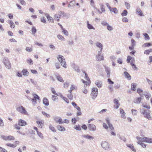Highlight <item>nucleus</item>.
<instances>
[{
	"label": "nucleus",
	"mask_w": 152,
	"mask_h": 152,
	"mask_svg": "<svg viewBox=\"0 0 152 152\" xmlns=\"http://www.w3.org/2000/svg\"><path fill=\"white\" fill-rule=\"evenodd\" d=\"M57 59L60 62L61 65L65 68H66V64L64 57L62 56L59 55L57 57Z\"/></svg>",
	"instance_id": "obj_1"
},
{
	"label": "nucleus",
	"mask_w": 152,
	"mask_h": 152,
	"mask_svg": "<svg viewBox=\"0 0 152 152\" xmlns=\"http://www.w3.org/2000/svg\"><path fill=\"white\" fill-rule=\"evenodd\" d=\"M83 72L85 74V78L87 80V81H85L83 79H82L81 81L84 84L85 86H86L88 85L89 86L90 85L91 83V81L90 80V79L88 77L87 74L86 73L85 71Z\"/></svg>",
	"instance_id": "obj_2"
},
{
	"label": "nucleus",
	"mask_w": 152,
	"mask_h": 152,
	"mask_svg": "<svg viewBox=\"0 0 152 152\" xmlns=\"http://www.w3.org/2000/svg\"><path fill=\"white\" fill-rule=\"evenodd\" d=\"M64 16V12L61 11H59L57 14L54 15V19L55 20L58 22L59 21V19L61 17Z\"/></svg>",
	"instance_id": "obj_3"
},
{
	"label": "nucleus",
	"mask_w": 152,
	"mask_h": 152,
	"mask_svg": "<svg viewBox=\"0 0 152 152\" xmlns=\"http://www.w3.org/2000/svg\"><path fill=\"white\" fill-rule=\"evenodd\" d=\"M17 110L20 113L22 114L28 115L27 111L26 110L25 108L23 106H21L17 108Z\"/></svg>",
	"instance_id": "obj_4"
},
{
	"label": "nucleus",
	"mask_w": 152,
	"mask_h": 152,
	"mask_svg": "<svg viewBox=\"0 0 152 152\" xmlns=\"http://www.w3.org/2000/svg\"><path fill=\"white\" fill-rule=\"evenodd\" d=\"M145 117L149 120H151L152 117L150 115V111H147L146 110H144L142 113Z\"/></svg>",
	"instance_id": "obj_5"
},
{
	"label": "nucleus",
	"mask_w": 152,
	"mask_h": 152,
	"mask_svg": "<svg viewBox=\"0 0 152 152\" xmlns=\"http://www.w3.org/2000/svg\"><path fill=\"white\" fill-rule=\"evenodd\" d=\"M101 146L104 149L106 150L110 148L109 144L106 141L103 142L102 143Z\"/></svg>",
	"instance_id": "obj_6"
},
{
	"label": "nucleus",
	"mask_w": 152,
	"mask_h": 152,
	"mask_svg": "<svg viewBox=\"0 0 152 152\" xmlns=\"http://www.w3.org/2000/svg\"><path fill=\"white\" fill-rule=\"evenodd\" d=\"M3 62L7 68L10 69L11 67V64L7 59L4 58L3 59Z\"/></svg>",
	"instance_id": "obj_7"
},
{
	"label": "nucleus",
	"mask_w": 152,
	"mask_h": 152,
	"mask_svg": "<svg viewBox=\"0 0 152 152\" xmlns=\"http://www.w3.org/2000/svg\"><path fill=\"white\" fill-rule=\"evenodd\" d=\"M98 94V89L96 88H93L92 89L91 95L93 97H96Z\"/></svg>",
	"instance_id": "obj_8"
},
{
	"label": "nucleus",
	"mask_w": 152,
	"mask_h": 152,
	"mask_svg": "<svg viewBox=\"0 0 152 152\" xmlns=\"http://www.w3.org/2000/svg\"><path fill=\"white\" fill-rule=\"evenodd\" d=\"M33 98L32 99V101L33 104H35L37 103V100L39 99V97L37 95L35 94H33Z\"/></svg>",
	"instance_id": "obj_9"
},
{
	"label": "nucleus",
	"mask_w": 152,
	"mask_h": 152,
	"mask_svg": "<svg viewBox=\"0 0 152 152\" xmlns=\"http://www.w3.org/2000/svg\"><path fill=\"white\" fill-rule=\"evenodd\" d=\"M101 53L99 52L98 55L96 56V60L98 61H100L104 60V58L103 56L101 55Z\"/></svg>",
	"instance_id": "obj_10"
},
{
	"label": "nucleus",
	"mask_w": 152,
	"mask_h": 152,
	"mask_svg": "<svg viewBox=\"0 0 152 152\" xmlns=\"http://www.w3.org/2000/svg\"><path fill=\"white\" fill-rule=\"evenodd\" d=\"M113 102L115 104L114 106V107L116 109H118L120 105L118 100L116 99H114Z\"/></svg>",
	"instance_id": "obj_11"
},
{
	"label": "nucleus",
	"mask_w": 152,
	"mask_h": 152,
	"mask_svg": "<svg viewBox=\"0 0 152 152\" xmlns=\"http://www.w3.org/2000/svg\"><path fill=\"white\" fill-rule=\"evenodd\" d=\"M56 121L57 122H59V124H63L64 123H69L68 120L65 119L63 121L62 119L60 118H57V120H56Z\"/></svg>",
	"instance_id": "obj_12"
},
{
	"label": "nucleus",
	"mask_w": 152,
	"mask_h": 152,
	"mask_svg": "<svg viewBox=\"0 0 152 152\" xmlns=\"http://www.w3.org/2000/svg\"><path fill=\"white\" fill-rule=\"evenodd\" d=\"M120 113L121 114V117L123 118H125L126 117V113L124 112V110L121 108H120Z\"/></svg>",
	"instance_id": "obj_13"
},
{
	"label": "nucleus",
	"mask_w": 152,
	"mask_h": 152,
	"mask_svg": "<svg viewBox=\"0 0 152 152\" xmlns=\"http://www.w3.org/2000/svg\"><path fill=\"white\" fill-rule=\"evenodd\" d=\"M88 128L91 131H94L96 129V126L94 124H89Z\"/></svg>",
	"instance_id": "obj_14"
},
{
	"label": "nucleus",
	"mask_w": 152,
	"mask_h": 152,
	"mask_svg": "<svg viewBox=\"0 0 152 152\" xmlns=\"http://www.w3.org/2000/svg\"><path fill=\"white\" fill-rule=\"evenodd\" d=\"M144 140V142L148 143H152V138L149 137H145V138L143 139Z\"/></svg>",
	"instance_id": "obj_15"
},
{
	"label": "nucleus",
	"mask_w": 152,
	"mask_h": 152,
	"mask_svg": "<svg viewBox=\"0 0 152 152\" xmlns=\"http://www.w3.org/2000/svg\"><path fill=\"white\" fill-rule=\"evenodd\" d=\"M136 13L138 15L141 16H143V14L142 13V12L141 9L140 8H137L136 10Z\"/></svg>",
	"instance_id": "obj_16"
},
{
	"label": "nucleus",
	"mask_w": 152,
	"mask_h": 152,
	"mask_svg": "<svg viewBox=\"0 0 152 152\" xmlns=\"http://www.w3.org/2000/svg\"><path fill=\"white\" fill-rule=\"evenodd\" d=\"M47 17L48 20L49 22L54 23V19L52 17L49 15L48 14H47L45 15Z\"/></svg>",
	"instance_id": "obj_17"
},
{
	"label": "nucleus",
	"mask_w": 152,
	"mask_h": 152,
	"mask_svg": "<svg viewBox=\"0 0 152 152\" xmlns=\"http://www.w3.org/2000/svg\"><path fill=\"white\" fill-rule=\"evenodd\" d=\"M43 103L46 106L49 105V101L48 99L46 97L44 98L43 100Z\"/></svg>",
	"instance_id": "obj_18"
},
{
	"label": "nucleus",
	"mask_w": 152,
	"mask_h": 152,
	"mask_svg": "<svg viewBox=\"0 0 152 152\" xmlns=\"http://www.w3.org/2000/svg\"><path fill=\"white\" fill-rule=\"evenodd\" d=\"M59 95L60 96V97L63 99L65 102H66L67 104H68L69 103V100L67 98L61 94H59Z\"/></svg>",
	"instance_id": "obj_19"
},
{
	"label": "nucleus",
	"mask_w": 152,
	"mask_h": 152,
	"mask_svg": "<svg viewBox=\"0 0 152 152\" xmlns=\"http://www.w3.org/2000/svg\"><path fill=\"white\" fill-rule=\"evenodd\" d=\"M126 146L129 148H130L134 152H136V150L134 148L133 145L132 144H127Z\"/></svg>",
	"instance_id": "obj_20"
},
{
	"label": "nucleus",
	"mask_w": 152,
	"mask_h": 152,
	"mask_svg": "<svg viewBox=\"0 0 152 152\" xmlns=\"http://www.w3.org/2000/svg\"><path fill=\"white\" fill-rule=\"evenodd\" d=\"M26 124H15L14 125V126L16 129L19 130L20 128V126H24Z\"/></svg>",
	"instance_id": "obj_21"
},
{
	"label": "nucleus",
	"mask_w": 152,
	"mask_h": 152,
	"mask_svg": "<svg viewBox=\"0 0 152 152\" xmlns=\"http://www.w3.org/2000/svg\"><path fill=\"white\" fill-rule=\"evenodd\" d=\"M23 75L24 76H27L29 74V72L26 69H24L22 71Z\"/></svg>",
	"instance_id": "obj_22"
},
{
	"label": "nucleus",
	"mask_w": 152,
	"mask_h": 152,
	"mask_svg": "<svg viewBox=\"0 0 152 152\" xmlns=\"http://www.w3.org/2000/svg\"><path fill=\"white\" fill-rule=\"evenodd\" d=\"M124 75L127 78L128 80H130L131 79V77L129 74L127 72H124Z\"/></svg>",
	"instance_id": "obj_23"
},
{
	"label": "nucleus",
	"mask_w": 152,
	"mask_h": 152,
	"mask_svg": "<svg viewBox=\"0 0 152 152\" xmlns=\"http://www.w3.org/2000/svg\"><path fill=\"white\" fill-rule=\"evenodd\" d=\"M141 97L137 98L134 100V102L136 103H140L141 101Z\"/></svg>",
	"instance_id": "obj_24"
},
{
	"label": "nucleus",
	"mask_w": 152,
	"mask_h": 152,
	"mask_svg": "<svg viewBox=\"0 0 152 152\" xmlns=\"http://www.w3.org/2000/svg\"><path fill=\"white\" fill-rule=\"evenodd\" d=\"M137 85L135 83H132L131 84V90L135 91L136 89Z\"/></svg>",
	"instance_id": "obj_25"
},
{
	"label": "nucleus",
	"mask_w": 152,
	"mask_h": 152,
	"mask_svg": "<svg viewBox=\"0 0 152 152\" xmlns=\"http://www.w3.org/2000/svg\"><path fill=\"white\" fill-rule=\"evenodd\" d=\"M96 45L97 47H99L101 49V51L102 49L103 48L102 45V44L99 42H97L96 43Z\"/></svg>",
	"instance_id": "obj_26"
},
{
	"label": "nucleus",
	"mask_w": 152,
	"mask_h": 152,
	"mask_svg": "<svg viewBox=\"0 0 152 152\" xmlns=\"http://www.w3.org/2000/svg\"><path fill=\"white\" fill-rule=\"evenodd\" d=\"M83 137H84L88 139H93L94 138V137H92V136H91L90 135H83Z\"/></svg>",
	"instance_id": "obj_27"
},
{
	"label": "nucleus",
	"mask_w": 152,
	"mask_h": 152,
	"mask_svg": "<svg viewBox=\"0 0 152 152\" xmlns=\"http://www.w3.org/2000/svg\"><path fill=\"white\" fill-rule=\"evenodd\" d=\"M76 89L75 86L74 85H72L71 86L70 89L68 91L69 93H71L72 91Z\"/></svg>",
	"instance_id": "obj_28"
},
{
	"label": "nucleus",
	"mask_w": 152,
	"mask_h": 152,
	"mask_svg": "<svg viewBox=\"0 0 152 152\" xmlns=\"http://www.w3.org/2000/svg\"><path fill=\"white\" fill-rule=\"evenodd\" d=\"M56 78L59 81L61 82H63L64 81L62 77L60 75H58L56 76Z\"/></svg>",
	"instance_id": "obj_29"
},
{
	"label": "nucleus",
	"mask_w": 152,
	"mask_h": 152,
	"mask_svg": "<svg viewBox=\"0 0 152 152\" xmlns=\"http://www.w3.org/2000/svg\"><path fill=\"white\" fill-rule=\"evenodd\" d=\"M9 23L10 25V27L12 28H14L15 27L14 23L11 20L9 21Z\"/></svg>",
	"instance_id": "obj_30"
},
{
	"label": "nucleus",
	"mask_w": 152,
	"mask_h": 152,
	"mask_svg": "<svg viewBox=\"0 0 152 152\" xmlns=\"http://www.w3.org/2000/svg\"><path fill=\"white\" fill-rule=\"evenodd\" d=\"M95 84L98 87H101L102 86V83L101 81H97L95 82Z\"/></svg>",
	"instance_id": "obj_31"
},
{
	"label": "nucleus",
	"mask_w": 152,
	"mask_h": 152,
	"mask_svg": "<svg viewBox=\"0 0 152 152\" xmlns=\"http://www.w3.org/2000/svg\"><path fill=\"white\" fill-rule=\"evenodd\" d=\"M87 27L88 29H95L94 27L93 26L89 23V22L88 21H87Z\"/></svg>",
	"instance_id": "obj_32"
},
{
	"label": "nucleus",
	"mask_w": 152,
	"mask_h": 152,
	"mask_svg": "<svg viewBox=\"0 0 152 152\" xmlns=\"http://www.w3.org/2000/svg\"><path fill=\"white\" fill-rule=\"evenodd\" d=\"M52 100L54 101H56L58 100V97L54 95H53L51 97Z\"/></svg>",
	"instance_id": "obj_33"
},
{
	"label": "nucleus",
	"mask_w": 152,
	"mask_h": 152,
	"mask_svg": "<svg viewBox=\"0 0 152 152\" xmlns=\"http://www.w3.org/2000/svg\"><path fill=\"white\" fill-rule=\"evenodd\" d=\"M57 127L58 129L60 131H63L65 130V128L64 127L60 126H58Z\"/></svg>",
	"instance_id": "obj_34"
},
{
	"label": "nucleus",
	"mask_w": 152,
	"mask_h": 152,
	"mask_svg": "<svg viewBox=\"0 0 152 152\" xmlns=\"http://www.w3.org/2000/svg\"><path fill=\"white\" fill-rule=\"evenodd\" d=\"M152 52V49H150L149 50H147L144 51V53L145 54L148 55L149 54L150 52Z\"/></svg>",
	"instance_id": "obj_35"
},
{
	"label": "nucleus",
	"mask_w": 152,
	"mask_h": 152,
	"mask_svg": "<svg viewBox=\"0 0 152 152\" xmlns=\"http://www.w3.org/2000/svg\"><path fill=\"white\" fill-rule=\"evenodd\" d=\"M26 50L28 52H31L33 50L32 47H27L26 48Z\"/></svg>",
	"instance_id": "obj_36"
},
{
	"label": "nucleus",
	"mask_w": 152,
	"mask_h": 152,
	"mask_svg": "<svg viewBox=\"0 0 152 152\" xmlns=\"http://www.w3.org/2000/svg\"><path fill=\"white\" fill-rule=\"evenodd\" d=\"M105 71L107 74V76L109 77L110 76V70L107 68H105Z\"/></svg>",
	"instance_id": "obj_37"
},
{
	"label": "nucleus",
	"mask_w": 152,
	"mask_h": 152,
	"mask_svg": "<svg viewBox=\"0 0 152 152\" xmlns=\"http://www.w3.org/2000/svg\"><path fill=\"white\" fill-rule=\"evenodd\" d=\"M63 85V86L64 88H67L69 87V83L65 82L64 83Z\"/></svg>",
	"instance_id": "obj_38"
},
{
	"label": "nucleus",
	"mask_w": 152,
	"mask_h": 152,
	"mask_svg": "<svg viewBox=\"0 0 152 152\" xmlns=\"http://www.w3.org/2000/svg\"><path fill=\"white\" fill-rule=\"evenodd\" d=\"M51 91L52 92V93L56 95V96H58V93H57L55 89L53 88H51Z\"/></svg>",
	"instance_id": "obj_39"
},
{
	"label": "nucleus",
	"mask_w": 152,
	"mask_h": 152,
	"mask_svg": "<svg viewBox=\"0 0 152 152\" xmlns=\"http://www.w3.org/2000/svg\"><path fill=\"white\" fill-rule=\"evenodd\" d=\"M57 37L58 39L61 40H65V38L64 37L61 35L59 34L57 36Z\"/></svg>",
	"instance_id": "obj_40"
},
{
	"label": "nucleus",
	"mask_w": 152,
	"mask_h": 152,
	"mask_svg": "<svg viewBox=\"0 0 152 152\" xmlns=\"http://www.w3.org/2000/svg\"><path fill=\"white\" fill-rule=\"evenodd\" d=\"M100 8L102 12H99L100 13H102V12H105V9L103 5H101L100 6Z\"/></svg>",
	"instance_id": "obj_41"
},
{
	"label": "nucleus",
	"mask_w": 152,
	"mask_h": 152,
	"mask_svg": "<svg viewBox=\"0 0 152 152\" xmlns=\"http://www.w3.org/2000/svg\"><path fill=\"white\" fill-rule=\"evenodd\" d=\"M127 14L128 12L126 10H124L123 12L121 13V15L122 16H125L127 15Z\"/></svg>",
	"instance_id": "obj_42"
},
{
	"label": "nucleus",
	"mask_w": 152,
	"mask_h": 152,
	"mask_svg": "<svg viewBox=\"0 0 152 152\" xmlns=\"http://www.w3.org/2000/svg\"><path fill=\"white\" fill-rule=\"evenodd\" d=\"M151 45V43H144L142 46L144 47H148Z\"/></svg>",
	"instance_id": "obj_43"
},
{
	"label": "nucleus",
	"mask_w": 152,
	"mask_h": 152,
	"mask_svg": "<svg viewBox=\"0 0 152 152\" xmlns=\"http://www.w3.org/2000/svg\"><path fill=\"white\" fill-rule=\"evenodd\" d=\"M37 31V30L34 27H33L31 29L32 33L33 34H34Z\"/></svg>",
	"instance_id": "obj_44"
},
{
	"label": "nucleus",
	"mask_w": 152,
	"mask_h": 152,
	"mask_svg": "<svg viewBox=\"0 0 152 152\" xmlns=\"http://www.w3.org/2000/svg\"><path fill=\"white\" fill-rule=\"evenodd\" d=\"M74 128L77 130L79 131L81 129V127L79 124L78 125L75 126Z\"/></svg>",
	"instance_id": "obj_45"
},
{
	"label": "nucleus",
	"mask_w": 152,
	"mask_h": 152,
	"mask_svg": "<svg viewBox=\"0 0 152 152\" xmlns=\"http://www.w3.org/2000/svg\"><path fill=\"white\" fill-rule=\"evenodd\" d=\"M144 35L145 36V40H148L150 39V37L147 33H145Z\"/></svg>",
	"instance_id": "obj_46"
},
{
	"label": "nucleus",
	"mask_w": 152,
	"mask_h": 152,
	"mask_svg": "<svg viewBox=\"0 0 152 152\" xmlns=\"http://www.w3.org/2000/svg\"><path fill=\"white\" fill-rule=\"evenodd\" d=\"M6 145L7 146H9L13 148H15L16 146V145H15L14 144H12L11 143H7L6 144Z\"/></svg>",
	"instance_id": "obj_47"
},
{
	"label": "nucleus",
	"mask_w": 152,
	"mask_h": 152,
	"mask_svg": "<svg viewBox=\"0 0 152 152\" xmlns=\"http://www.w3.org/2000/svg\"><path fill=\"white\" fill-rule=\"evenodd\" d=\"M131 111L133 115H136L137 113V111L136 110L133 109Z\"/></svg>",
	"instance_id": "obj_48"
},
{
	"label": "nucleus",
	"mask_w": 152,
	"mask_h": 152,
	"mask_svg": "<svg viewBox=\"0 0 152 152\" xmlns=\"http://www.w3.org/2000/svg\"><path fill=\"white\" fill-rule=\"evenodd\" d=\"M137 139L139 141H142V142H144V139L145 138V137H136Z\"/></svg>",
	"instance_id": "obj_49"
},
{
	"label": "nucleus",
	"mask_w": 152,
	"mask_h": 152,
	"mask_svg": "<svg viewBox=\"0 0 152 152\" xmlns=\"http://www.w3.org/2000/svg\"><path fill=\"white\" fill-rule=\"evenodd\" d=\"M137 92L140 94V96H142L141 93H142L143 92V91L142 89L140 88H138L137 89Z\"/></svg>",
	"instance_id": "obj_50"
},
{
	"label": "nucleus",
	"mask_w": 152,
	"mask_h": 152,
	"mask_svg": "<svg viewBox=\"0 0 152 152\" xmlns=\"http://www.w3.org/2000/svg\"><path fill=\"white\" fill-rule=\"evenodd\" d=\"M70 94H68L67 95V97L69 99H70L72 100L73 98V96L72 94V92L71 93H69Z\"/></svg>",
	"instance_id": "obj_51"
},
{
	"label": "nucleus",
	"mask_w": 152,
	"mask_h": 152,
	"mask_svg": "<svg viewBox=\"0 0 152 152\" xmlns=\"http://www.w3.org/2000/svg\"><path fill=\"white\" fill-rule=\"evenodd\" d=\"M7 140H15V138L13 136H8L7 137Z\"/></svg>",
	"instance_id": "obj_52"
},
{
	"label": "nucleus",
	"mask_w": 152,
	"mask_h": 152,
	"mask_svg": "<svg viewBox=\"0 0 152 152\" xmlns=\"http://www.w3.org/2000/svg\"><path fill=\"white\" fill-rule=\"evenodd\" d=\"M125 4L127 9H129L130 8V5L129 3L127 2H125Z\"/></svg>",
	"instance_id": "obj_53"
},
{
	"label": "nucleus",
	"mask_w": 152,
	"mask_h": 152,
	"mask_svg": "<svg viewBox=\"0 0 152 152\" xmlns=\"http://www.w3.org/2000/svg\"><path fill=\"white\" fill-rule=\"evenodd\" d=\"M122 21L124 22L127 23L128 22L129 20L127 18L124 17L122 18Z\"/></svg>",
	"instance_id": "obj_54"
},
{
	"label": "nucleus",
	"mask_w": 152,
	"mask_h": 152,
	"mask_svg": "<svg viewBox=\"0 0 152 152\" xmlns=\"http://www.w3.org/2000/svg\"><path fill=\"white\" fill-rule=\"evenodd\" d=\"M107 29L108 30L112 31L113 29V28L110 26L109 24L107 26Z\"/></svg>",
	"instance_id": "obj_55"
},
{
	"label": "nucleus",
	"mask_w": 152,
	"mask_h": 152,
	"mask_svg": "<svg viewBox=\"0 0 152 152\" xmlns=\"http://www.w3.org/2000/svg\"><path fill=\"white\" fill-rule=\"evenodd\" d=\"M62 30L63 32V33L64 34H65V35H66L67 36L68 35V31H67L64 29V28L62 29Z\"/></svg>",
	"instance_id": "obj_56"
},
{
	"label": "nucleus",
	"mask_w": 152,
	"mask_h": 152,
	"mask_svg": "<svg viewBox=\"0 0 152 152\" xmlns=\"http://www.w3.org/2000/svg\"><path fill=\"white\" fill-rule=\"evenodd\" d=\"M41 22H43L44 23H46V21L45 18L44 17H42L41 18Z\"/></svg>",
	"instance_id": "obj_57"
},
{
	"label": "nucleus",
	"mask_w": 152,
	"mask_h": 152,
	"mask_svg": "<svg viewBox=\"0 0 152 152\" xmlns=\"http://www.w3.org/2000/svg\"><path fill=\"white\" fill-rule=\"evenodd\" d=\"M42 113L47 118H49L50 117V115L49 114H47L45 112H42Z\"/></svg>",
	"instance_id": "obj_58"
},
{
	"label": "nucleus",
	"mask_w": 152,
	"mask_h": 152,
	"mask_svg": "<svg viewBox=\"0 0 152 152\" xmlns=\"http://www.w3.org/2000/svg\"><path fill=\"white\" fill-rule=\"evenodd\" d=\"M101 24L103 26H107L108 24L106 22L104 21H103L102 22Z\"/></svg>",
	"instance_id": "obj_59"
},
{
	"label": "nucleus",
	"mask_w": 152,
	"mask_h": 152,
	"mask_svg": "<svg viewBox=\"0 0 152 152\" xmlns=\"http://www.w3.org/2000/svg\"><path fill=\"white\" fill-rule=\"evenodd\" d=\"M27 62L29 64H33V61L31 59H29L27 60Z\"/></svg>",
	"instance_id": "obj_60"
},
{
	"label": "nucleus",
	"mask_w": 152,
	"mask_h": 152,
	"mask_svg": "<svg viewBox=\"0 0 152 152\" xmlns=\"http://www.w3.org/2000/svg\"><path fill=\"white\" fill-rule=\"evenodd\" d=\"M50 129L52 131H53V132H56V130L53 127H52L51 125H50Z\"/></svg>",
	"instance_id": "obj_61"
},
{
	"label": "nucleus",
	"mask_w": 152,
	"mask_h": 152,
	"mask_svg": "<svg viewBox=\"0 0 152 152\" xmlns=\"http://www.w3.org/2000/svg\"><path fill=\"white\" fill-rule=\"evenodd\" d=\"M1 137L4 140H7L8 136H5L4 135H1Z\"/></svg>",
	"instance_id": "obj_62"
},
{
	"label": "nucleus",
	"mask_w": 152,
	"mask_h": 152,
	"mask_svg": "<svg viewBox=\"0 0 152 152\" xmlns=\"http://www.w3.org/2000/svg\"><path fill=\"white\" fill-rule=\"evenodd\" d=\"M29 132L31 134H35V132L33 130L30 129L28 130Z\"/></svg>",
	"instance_id": "obj_63"
},
{
	"label": "nucleus",
	"mask_w": 152,
	"mask_h": 152,
	"mask_svg": "<svg viewBox=\"0 0 152 152\" xmlns=\"http://www.w3.org/2000/svg\"><path fill=\"white\" fill-rule=\"evenodd\" d=\"M38 135L41 138H43V137L42 134L40 132H37Z\"/></svg>",
	"instance_id": "obj_64"
}]
</instances>
